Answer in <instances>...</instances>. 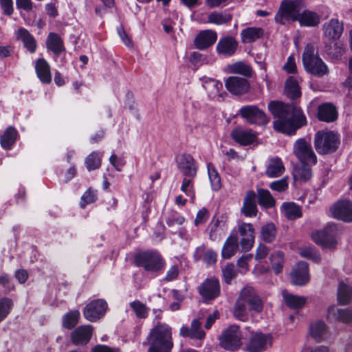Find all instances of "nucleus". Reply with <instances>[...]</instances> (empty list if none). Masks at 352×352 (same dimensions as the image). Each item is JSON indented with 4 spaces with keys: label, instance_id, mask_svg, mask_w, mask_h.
Masks as SVG:
<instances>
[{
    "label": "nucleus",
    "instance_id": "43",
    "mask_svg": "<svg viewBox=\"0 0 352 352\" xmlns=\"http://www.w3.org/2000/svg\"><path fill=\"white\" fill-rule=\"evenodd\" d=\"M232 15L227 12H212L208 17V22L215 25H221L231 21Z\"/></svg>",
    "mask_w": 352,
    "mask_h": 352
},
{
    "label": "nucleus",
    "instance_id": "47",
    "mask_svg": "<svg viewBox=\"0 0 352 352\" xmlns=\"http://www.w3.org/2000/svg\"><path fill=\"white\" fill-rule=\"evenodd\" d=\"M207 168L212 189L217 191L221 187L220 175L212 164H208Z\"/></svg>",
    "mask_w": 352,
    "mask_h": 352
},
{
    "label": "nucleus",
    "instance_id": "23",
    "mask_svg": "<svg viewBox=\"0 0 352 352\" xmlns=\"http://www.w3.org/2000/svg\"><path fill=\"white\" fill-rule=\"evenodd\" d=\"M217 39L215 31L206 30L201 31L195 39V45L199 50H205L212 45Z\"/></svg>",
    "mask_w": 352,
    "mask_h": 352
},
{
    "label": "nucleus",
    "instance_id": "7",
    "mask_svg": "<svg viewBox=\"0 0 352 352\" xmlns=\"http://www.w3.org/2000/svg\"><path fill=\"white\" fill-rule=\"evenodd\" d=\"M337 231L336 225L333 223H329L324 230L314 232L311 237L316 243L322 248L333 249L336 245L335 236Z\"/></svg>",
    "mask_w": 352,
    "mask_h": 352
},
{
    "label": "nucleus",
    "instance_id": "57",
    "mask_svg": "<svg viewBox=\"0 0 352 352\" xmlns=\"http://www.w3.org/2000/svg\"><path fill=\"white\" fill-rule=\"evenodd\" d=\"M327 54L333 58H340L344 52L343 45L340 43H334L327 50Z\"/></svg>",
    "mask_w": 352,
    "mask_h": 352
},
{
    "label": "nucleus",
    "instance_id": "17",
    "mask_svg": "<svg viewBox=\"0 0 352 352\" xmlns=\"http://www.w3.org/2000/svg\"><path fill=\"white\" fill-rule=\"evenodd\" d=\"M177 167L186 177L195 178L197 175V166L194 158L189 154H182L177 159Z\"/></svg>",
    "mask_w": 352,
    "mask_h": 352
},
{
    "label": "nucleus",
    "instance_id": "34",
    "mask_svg": "<svg viewBox=\"0 0 352 352\" xmlns=\"http://www.w3.org/2000/svg\"><path fill=\"white\" fill-rule=\"evenodd\" d=\"M337 111L335 106L330 103H324L318 107V118L320 120L331 122L337 118Z\"/></svg>",
    "mask_w": 352,
    "mask_h": 352
},
{
    "label": "nucleus",
    "instance_id": "16",
    "mask_svg": "<svg viewBox=\"0 0 352 352\" xmlns=\"http://www.w3.org/2000/svg\"><path fill=\"white\" fill-rule=\"evenodd\" d=\"M225 85L227 89L234 95L247 93L250 87V83L245 78L238 76L228 77Z\"/></svg>",
    "mask_w": 352,
    "mask_h": 352
},
{
    "label": "nucleus",
    "instance_id": "28",
    "mask_svg": "<svg viewBox=\"0 0 352 352\" xmlns=\"http://www.w3.org/2000/svg\"><path fill=\"white\" fill-rule=\"evenodd\" d=\"M327 318L344 323L350 322L352 320V307L338 309L331 306L327 310Z\"/></svg>",
    "mask_w": 352,
    "mask_h": 352
},
{
    "label": "nucleus",
    "instance_id": "42",
    "mask_svg": "<svg viewBox=\"0 0 352 352\" xmlns=\"http://www.w3.org/2000/svg\"><path fill=\"white\" fill-rule=\"evenodd\" d=\"M283 212L289 220H294L302 217L300 206L294 202H286L282 206Z\"/></svg>",
    "mask_w": 352,
    "mask_h": 352
},
{
    "label": "nucleus",
    "instance_id": "1",
    "mask_svg": "<svg viewBox=\"0 0 352 352\" xmlns=\"http://www.w3.org/2000/svg\"><path fill=\"white\" fill-rule=\"evenodd\" d=\"M268 109L277 120L273 123L275 131L287 135H294L296 131L305 125L306 117L302 110L294 104L271 101Z\"/></svg>",
    "mask_w": 352,
    "mask_h": 352
},
{
    "label": "nucleus",
    "instance_id": "27",
    "mask_svg": "<svg viewBox=\"0 0 352 352\" xmlns=\"http://www.w3.org/2000/svg\"><path fill=\"white\" fill-rule=\"evenodd\" d=\"M16 37L21 41L24 47L31 54H34L37 47V43L34 36L24 28H20L16 32Z\"/></svg>",
    "mask_w": 352,
    "mask_h": 352
},
{
    "label": "nucleus",
    "instance_id": "31",
    "mask_svg": "<svg viewBox=\"0 0 352 352\" xmlns=\"http://www.w3.org/2000/svg\"><path fill=\"white\" fill-rule=\"evenodd\" d=\"M310 164L300 163L293 169V178L295 182L303 183L309 181L312 177Z\"/></svg>",
    "mask_w": 352,
    "mask_h": 352
},
{
    "label": "nucleus",
    "instance_id": "63",
    "mask_svg": "<svg viewBox=\"0 0 352 352\" xmlns=\"http://www.w3.org/2000/svg\"><path fill=\"white\" fill-rule=\"evenodd\" d=\"M208 217V212L206 208H203L202 209L199 210L197 213L196 218L195 219V226L204 223L207 221Z\"/></svg>",
    "mask_w": 352,
    "mask_h": 352
},
{
    "label": "nucleus",
    "instance_id": "15",
    "mask_svg": "<svg viewBox=\"0 0 352 352\" xmlns=\"http://www.w3.org/2000/svg\"><path fill=\"white\" fill-rule=\"evenodd\" d=\"M332 216L345 222L352 221V202L341 200L335 203L331 208Z\"/></svg>",
    "mask_w": 352,
    "mask_h": 352
},
{
    "label": "nucleus",
    "instance_id": "11",
    "mask_svg": "<svg viewBox=\"0 0 352 352\" xmlns=\"http://www.w3.org/2000/svg\"><path fill=\"white\" fill-rule=\"evenodd\" d=\"M107 303L103 299H96L88 303L83 309L85 318L90 322H96L105 314Z\"/></svg>",
    "mask_w": 352,
    "mask_h": 352
},
{
    "label": "nucleus",
    "instance_id": "29",
    "mask_svg": "<svg viewBox=\"0 0 352 352\" xmlns=\"http://www.w3.org/2000/svg\"><path fill=\"white\" fill-rule=\"evenodd\" d=\"M343 24L338 19H332L323 25L324 34L329 39H338L343 32Z\"/></svg>",
    "mask_w": 352,
    "mask_h": 352
},
{
    "label": "nucleus",
    "instance_id": "44",
    "mask_svg": "<svg viewBox=\"0 0 352 352\" xmlns=\"http://www.w3.org/2000/svg\"><path fill=\"white\" fill-rule=\"evenodd\" d=\"M352 297V285L340 282L338 288V300L341 305H346Z\"/></svg>",
    "mask_w": 352,
    "mask_h": 352
},
{
    "label": "nucleus",
    "instance_id": "10",
    "mask_svg": "<svg viewBox=\"0 0 352 352\" xmlns=\"http://www.w3.org/2000/svg\"><path fill=\"white\" fill-rule=\"evenodd\" d=\"M239 113L248 122L252 124L264 125L269 122V118L265 113L255 105L242 107Z\"/></svg>",
    "mask_w": 352,
    "mask_h": 352
},
{
    "label": "nucleus",
    "instance_id": "19",
    "mask_svg": "<svg viewBox=\"0 0 352 352\" xmlns=\"http://www.w3.org/2000/svg\"><path fill=\"white\" fill-rule=\"evenodd\" d=\"M291 278L293 284L302 286L309 280L308 264L305 261L298 262L292 272Z\"/></svg>",
    "mask_w": 352,
    "mask_h": 352
},
{
    "label": "nucleus",
    "instance_id": "54",
    "mask_svg": "<svg viewBox=\"0 0 352 352\" xmlns=\"http://www.w3.org/2000/svg\"><path fill=\"white\" fill-rule=\"evenodd\" d=\"M276 228L273 223H267L261 228V236L266 243L272 242L276 237Z\"/></svg>",
    "mask_w": 352,
    "mask_h": 352
},
{
    "label": "nucleus",
    "instance_id": "64",
    "mask_svg": "<svg viewBox=\"0 0 352 352\" xmlns=\"http://www.w3.org/2000/svg\"><path fill=\"white\" fill-rule=\"evenodd\" d=\"M283 69L289 74H294L296 71V65L295 58L293 56L287 58L286 63L283 66Z\"/></svg>",
    "mask_w": 352,
    "mask_h": 352
},
{
    "label": "nucleus",
    "instance_id": "38",
    "mask_svg": "<svg viewBox=\"0 0 352 352\" xmlns=\"http://www.w3.org/2000/svg\"><path fill=\"white\" fill-rule=\"evenodd\" d=\"M311 336L316 341L321 342L328 336L327 327L324 322L318 320L310 326Z\"/></svg>",
    "mask_w": 352,
    "mask_h": 352
},
{
    "label": "nucleus",
    "instance_id": "4",
    "mask_svg": "<svg viewBox=\"0 0 352 352\" xmlns=\"http://www.w3.org/2000/svg\"><path fill=\"white\" fill-rule=\"evenodd\" d=\"M340 144L338 133L327 130H320L316 133L314 145L319 155H329L337 151Z\"/></svg>",
    "mask_w": 352,
    "mask_h": 352
},
{
    "label": "nucleus",
    "instance_id": "53",
    "mask_svg": "<svg viewBox=\"0 0 352 352\" xmlns=\"http://www.w3.org/2000/svg\"><path fill=\"white\" fill-rule=\"evenodd\" d=\"M272 269L276 274L281 272L283 266V253L280 251L274 252L270 256Z\"/></svg>",
    "mask_w": 352,
    "mask_h": 352
},
{
    "label": "nucleus",
    "instance_id": "14",
    "mask_svg": "<svg viewBox=\"0 0 352 352\" xmlns=\"http://www.w3.org/2000/svg\"><path fill=\"white\" fill-rule=\"evenodd\" d=\"M240 298L248 305L250 311L256 313L262 311L263 305L261 298L256 294L255 289L250 287H245L240 293Z\"/></svg>",
    "mask_w": 352,
    "mask_h": 352
},
{
    "label": "nucleus",
    "instance_id": "52",
    "mask_svg": "<svg viewBox=\"0 0 352 352\" xmlns=\"http://www.w3.org/2000/svg\"><path fill=\"white\" fill-rule=\"evenodd\" d=\"M101 165V158L97 152L91 153L85 159V166L89 171L98 168Z\"/></svg>",
    "mask_w": 352,
    "mask_h": 352
},
{
    "label": "nucleus",
    "instance_id": "2",
    "mask_svg": "<svg viewBox=\"0 0 352 352\" xmlns=\"http://www.w3.org/2000/svg\"><path fill=\"white\" fill-rule=\"evenodd\" d=\"M148 352H170L173 347L172 329L165 323H158L147 336Z\"/></svg>",
    "mask_w": 352,
    "mask_h": 352
},
{
    "label": "nucleus",
    "instance_id": "55",
    "mask_svg": "<svg viewBox=\"0 0 352 352\" xmlns=\"http://www.w3.org/2000/svg\"><path fill=\"white\" fill-rule=\"evenodd\" d=\"M165 221L168 226L173 227L175 225H182L185 221V218L179 212L171 210L167 214Z\"/></svg>",
    "mask_w": 352,
    "mask_h": 352
},
{
    "label": "nucleus",
    "instance_id": "59",
    "mask_svg": "<svg viewBox=\"0 0 352 352\" xmlns=\"http://www.w3.org/2000/svg\"><path fill=\"white\" fill-rule=\"evenodd\" d=\"M224 280L226 283H230L231 280L236 276V271L233 264H227L222 270Z\"/></svg>",
    "mask_w": 352,
    "mask_h": 352
},
{
    "label": "nucleus",
    "instance_id": "3",
    "mask_svg": "<svg viewBox=\"0 0 352 352\" xmlns=\"http://www.w3.org/2000/svg\"><path fill=\"white\" fill-rule=\"evenodd\" d=\"M302 64L307 72L318 77H322L328 73V67L318 56L314 46L307 44L302 53Z\"/></svg>",
    "mask_w": 352,
    "mask_h": 352
},
{
    "label": "nucleus",
    "instance_id": "22",
    "mask_svg": "<svg viewBox=\"0 0 352 352\" xmlns=\"http://www.w3.org/2000/svg\"><path fill=\"white\" fill-rule=\"evenodd\" d=\"M179 335L182 337H188L192 339L202 340L206 333L201 329V322L199 319H194L190 327L183 325L179 330Z\"/></svg>",
    "mask_w": 352,
    "mask_h": 352
},
{
    "label": "nucleus",
    "instance_id": "56",
    "mask_svg": "<svg viewBox=\"0 0 352 352\" xmlns=\"http://www.w3.org/2000/svg\"><path fill=\"white\" fill-rule=\"evenodd\" d=\"M12 307L13 301L11 298L4 297L0 299V322L8 316Z\"/></svg>",
    "mask_w": 352,
    "mask_h": 352
},
{
    "label": "nucleus",
    "instance_id": "58",
    "mask_svg": "<svg viewBox=\"0 0 352 352\" xmlns=\"http://www.w3.org/2000/svg\"><path fill=\"white\" fill-rule=\"evenodd\" d=\"M192 179L193 178L186 177L183 179L181 186V190L184 192L186 196L190 197L192 199L195 198Z\"/></svg>",
    "mask_w": 352,
    "mask_h": 352
},
{
    "label": "nucleus",
    "instance_id": "39",
    "mask_svg": "<svg viewBox=\"0 0 352 352\" xmlns=\"http://www.w3.org/2000/svg\"><path fill=\"white\" fill-rule=\"evenodd\" d=\"M264 31L261 28L249 27L243 29L241 32V41L243 43H252L261 38Z\"/></svg>",
    "mask_w": 352,
    "mask_h": 352
},
{
    "label": "nucleus",
    "instance_id": "9",
    "mask_svg": "<svg viewBox=\"0 0 352 352\" xmlns=\"http://www.w3.org/2000/svg\"><path fill=\"white\" fill-rule=\"evenodd\" d=\"M295 156L300 163L315 165L317 163V156L309 143L303 138L297 140L293 148Z\"/></svg>",
    "mask_w": 352,
    "mask_h": 352
},
{
    "label": "nucleus",
    "instance_id": "41",
    "mask_svg": "<svg viewBox=\"0 0 352 352\" xmlns=\"http://www.w3.org/2000/svg\"><path fill=\"white\" fill-rule=\"evenodd\" d=\"M18 132L13 126H8L0 138L1 146L5 149H10L16 142Z\"/></svg>",
    "mask_w": 352,
    "mask_h": 352
},
{
    "label": "nucleus",
    "instance_id": "30",
    "mask_svg": "<svg viewBox=\"0 0 352 352\" xmlns=\"http://www.w3.org/2000/svg\"><path fill=\"white\" fill-rule=\"evenodd\" d=\"M35 71L37 77L43 83L49 84L51 82L50 67L44 58H41L36 60Z\"/></svg>",
    "mask_w": 352,
    "mask_h": 352
},
{
    "label": "nucleus",
    "instance_id": "24",
    "mask_svg": "<svg viewBox=\"0 0 352 352\" xmlns=\"http://www.w3.org/2000/svg\"><path fill=\"white\" fill-rule=\"evenodd\" d=\"M256 195L253 190H248L243 199L241 212L247 217H256L258 209L256 203Z\"/></svg>",
    "mask_w": 352,
    "mask_h": 352
},
{
    "label": "nucleus",
    "instance_id": "36",
    "mask_svg": "<svg viewBox=\"0 0 352 352\" xmlns=\"http://www.w3.org/2000/svg\"><path fill=\"white\" fill-rule=\"evenodd\" d=\"M46 47L48 50L52 51L54 54L59 55L65 51L63 41L60 36L54 32H50L46 40Z\"/></svg>",
    "mask_w": 352,
    "mask_h": 352
},
{
    "label": "nucleus",
    "instance_id": "12",
    "mask_svg": "<svg viewBox=\"0 0 352 352\" xmlns=\"http://www.w3.org/2000/svg\"><path fill=\"white\" fill-rule=\"evenodd\" d=\"M198 292L204 302L214 300L220 295L221 292L219 280L215 278L206 279L198 287Z\"/></svg>",
    "mask_w": 352,
    "mask_h": 352
},
{
    "label": "nucleus",
    "instance_id": "33",
    "mask_svg": "<svg viewBox=\"0 0 352 352\" xmlns=\"http://www.w3.org/2000/svg\"><path fill=\"white\" fill-rule=\"evenodd\" d=\"M231 136L236 142L241 145H249L256 140V135L251 130L236 129L232 131Z\"/></svg>",
    "mask_w": 352,
    "mask_h": 352
},
{
    "label": "nucleus",
    "instance_id": "60",
    "mask_svg": "<svg viewBox=\"0 0 352 352\" xmlns=\"http://www.w3.org/2000/svg\"><path fill=\"white\" fill-rule=\"evenodd\" d=\"M270 187L272 190L277 192H283L288 188V177H284L280 179L270 183Z\"/></svg>",
    "mask_w": 352,
    "mask_h": 352
},
{
    "label": "nucleus",
    "instance_id": "13",
    "mask_svg": "<svg viewBox=\"0 0 352 352\" xmlns=\"http://www.w3.org/2000/svg\"><path fill=\"white\" fill-rule=\"evenodd\" d=\"M234 233H239L241 239L239 241L242 251L248 252L252 249L254 243V229L249 223H240L238 224L237 230Z\"/></svg>",
    "mask_w": 352,
    "mask_h": 352
},
{
    "label": "nucleus",
    "instance_id": "51",
    "mask_svg": "<svg viewBox=\"0 0 352 352\" xmlns=\"http://www.w3.org/2000/svg\"><path fill=\"white\" fill-rule=\"evenodd\" d=\"M98 199L97 190L91 188H88L81 196L80 207L85 208L87 204L95 202Z\"/></svg>",
    "mask_w": 352,
    "mask_h": 352
},
{
    "label": "nucleus",
    "instance_id": "61",
    "mask_svg": "<svg viewBox=\"0 0 352 352\" xmlns=\"http://www.w3.org/2000/svg\"><path fill=\"white\" fill-rule=\"evenodd\" d=\"M232 72L236 74H240L245 76H252V70L251 67L241 63H236L232 67Z\"/></svg>",
    "mask_w": 352,
    "mask_h": 352
},
{
    "label": "nucleus",
    "instance_id": "45",
    "mask_svg": "<svg viewBox=\"0 0 352 352\" xmlns=\"http://www.w3.org/2000/svg\"><path fill=\"white\" fill-rule=\"evenodd\" d=\"M258 203L261 206L270 208L275 205V199L268 190L260 188L257 190Z\"/></svg>",
    "mask_w": 352,
    "mask_h": 352
},
{
    "label": "nucleus",
    "instance_id": "50",
    "mask_svg": "<svg viewBox=\"0 0 352 352\" xmlns=\"http://www.w3.org/2000/svg\"><path fill=\"white\" fill-rule=\"evenodd\" d=\"M234 316L236 319L243 322L248 319L245 303L243 300H241L240 298L236 302L234 309Z\"/></svg>",
    "mask_w": 352,
    "mask_h": 352
},
{
    "label": "nucleus",
    "instance_id": "35",
    "mask_svg": "<svg viewBox=\"0 0 352 352\" xmlns=\"http://www.w3.org/2000/svg\"><path fill=\"white\" fill-rule=\"evenodd\" d=\"M285 171V166L280 158L276 157L269 160L265 175L270 178L280 176Z\"/></svg>",
    "mask_w": 352,
    "mask_h": 352
},
{
    "label": "nucleus",
    "instance_id": "25",
    "mask_svg": "<svg viewBox=\"0 0 352 352\" xmlns=\"http://www.w3.org/2000/svg\"><path fill=\"white\" fill-rule=\"evenodd\" d=\"M238 47V42L232 36H224L219 39L217 45V51L224 56L233 55Z\"/></svg>",
    "mask_w": 352,
    "mask_h": 352
},
{
    "label": "nucleus",
    "instance_id": "48",
    "mask_svg": "<svg viewBox=\"0 0 352 352\" xmlns=\"http://www.w3.org/2000/svg\"><path fill=\"white\" fill-rule=\"evenodd\" d=\"M129 306L138 318L144 319L147 318L149 308L141 301L138 300L132 301L129 303Z\"/></svg>",
    "mask_w": 352,
    "mask_h": 352
},
{
    "label": "nucleus",
    "instance_id": "21",
    "mask_svg": "<svg viewBox=\"0 0 352 352\" xmlns=\"http://www.w3.org/2000/svg\"><path fill=\"white\" fill-rule=\"evenodd\" d=\"M93 328L91 325H82L75 329L71 333V340L76 345L87 344L92 336Z\"/></svg>",
    "mask_w": 352,
    "mask_h": 352
},
{
    "label": "nucleus",
    "instance_id": "8",
    "mask_svg": "<svg viewBox=\"0 0 352 352\" xmlns=\"http://www.w3.org/2000/svg\"><path fill=\"white\" fill-rule=\"evenodd\" d=\"M221 346L227 350L234 351L241 345V333L237 325L232 324L225 329L220 337Z\"/></svg>",
    "mask_w": 352,
    "mask_h": 352
},
{
    "label": "nucleus",
    "instance_id": "5",
    "mask_svg": "<svg viewBox=\"0 0 352 352\" xmlns=\"http://www.w3.org/2000/svg\"><path fill=\"white\" fill-rule=\"evenodd\" d=\"M305 5L302 0H284L275 15L276 22L285 24V21H297Z\"/></svg>",
    "mask_w": 352,
    "mask_h": 352
},
{
    "label": "nucleus",
    "instance_id": "49",
    "mask_svg": "<svg viewBox=\"0 0 352 352\" xmlns=\"http://www.w3.org/2000/svg\"><path fill=\"white\" fill-rule=\"evenodd\" d=\"M79 317L80 312L78 310L71 311L66 314L63 319V327L68 329H72L78 323Z\"/></svg>",
    "mask_w": 352,
    "mask_h": 352
},
{
    "label": "nucleus",
    "instance_id": "62",
    "mask_svg": "<svg viewBox=\"0 0 352 352\" xmlns=\"http://www.w3.org/2000/svg\"><path fill=\"white\" fill-rule=\"evenodd\" d=\"M0 6L5 15L10 16L14 12L12 0H0Z\"/></svg>",
    "mask_w": 352,
    "mask_h": 352
},
{
    "label": "nucleus",
    "instance_id": "37",
    "mask_svg": "<svg viewBox=\"0 0 352 352\" xmlns=\"http://www.w3.org/2000/svg\"><path fill=\"white\" fill-rule=\"evenodd\" d=\"M300 26L315 27L320 21V17L316 12L303 10L298 21Z\"/></svg>",
    "mask_w": 352,
    "mask_h": 352
},
{
    "label": "nucleus",
    "instance_id": "26",
    "mask_svg": "<svg viewBox=\"0 0 352 352\" xmlns=\"http://www.w3.org/2000/svg\"><path fill=\"white\" fill-rule=\"evenodd\" d=\"M239 245L240 244L236 233H234V231H232L223 245L221 256L224 259L230 258L236 252Z\"/></svg>",
    "mask_w": 352,
    "mask_h": 352
},
{
    "label": "nucleus",
    "instance_id": "32",
    "mask_svg": "<svg viewBox=\"0 0 352 352\" xmlns=\"http://www.w3.org/2000/svg\"><path fill=\"white\" fill-rule=\"evenodd\" d=\"M203 87L210 98L219 99L221 97L220 91L223 88V85L221 82L205 77L203 79Z\"/></svg>",
    "mask_w": 352,
    "mask_h": 352
},
{
    "label": "nucleus",
    "instance_id": "6",
    "mask_svg": "<svg viewBox=\"0 0 352 352\" xmlns=\"http://www.w3.org/2000/svg\"><path fill=\"white\" fill-rule=\"evenodd\" d=\"M135 262L137 266L151 272H157L164 266L163 258L156 251H146L138 254L135 257Z\"/></svg>",
    "mask_w": 352,
    "mask_h": 352
},
{
    "label": "nucleus",
    "instance_id": "18",
    "mask_svg": "<svg viewBox=\"0 0 352 352\" xmlns=\"http://www.w3.org/2000/svg\"><path fill=\"white\" fill-rule=\"evenodd\" d=\"M271 336L262 333H256L250 337L246 344V350L249 352H260L266 349L267 344H270Z\"/></svg>",
    "mask_w": 352,
    "mask_h": 352
},
{
    "label": "nucleus",
    "instance_id": "46",
    "mask_svg": "<svg viewBox=\"0 0 352 352\" xmlns=\"http://www.w3.org/2000/svg\"><path fill=\"white\" fill-rule=\"evenodd\" d=\"M285 94L292 99L299 98L301 96L298 82L292 76H290L285 82Z\"/></svg>",
    "mask_w": 352,
    "mask_h": 352
},
{
    "label": "nucleus",
    "instance_id": "20",
    "mask_svg": "<svg viewBox=\"0 0 352 352\" xmlns=\"http://www.w3.org/2000/svg\"><path fill=\"white\" fill-rule=\"evenodd\" d=\"M228 229L227 218L221 215L211 225L209 238L213 241H219L226 234Z\"/></svg>",
    "mask_w": 352,
    "mask_h": 352
},
{
    "label": "nucleus",
    "instance_id": "40",
    "mask_svg": "<svg viewBox=\"0 0 352 352\" xmlns=\"http://www.w3.org/2000/svg\"><path fill=\"white\" fill-rule=\"evenodd\" d=\"M285 304L291 309H298L302 308L306 303V298L288 293L287 291L282 292Z\"/></svg>",
    "mask_w": 352,
    "mask_h": 352
}]
</instances>
